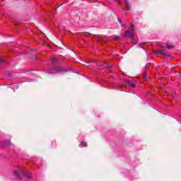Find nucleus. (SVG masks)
<instances>
[{
    "mask_svg": "<svg viewBox=\"0 0 181 181\" xmlns=\"http://www.w3.org/2000/svg\"><path fill=\"white\" fill-rule=\"evenodd\" d=\"M167 49H173V45H167Z\"/></svg>",
    "mask_w": 181,
    "mask_h": 181,
    "instance_id": "obj_10",
    "label": "nucleus"
},
{
    "mask_svg": "<svg viewBox=\"0 0 181 181\" xmlns=\"http://www.w3.org/2000/svg\"><path fill=\"white\" fill-rule=\"evenodd\" d=\"M144 80H146V77H144Z\"/></svg>",
    "mask_w": 181,
    "mask_h": 181,
    "instance_id": "obj_19",
    "label": "nucleus"
},
{
    "mask_svg": "<svg viewBox=\"0 0 181 181\" xmlns=\"http://www.w3.org/2000/svg\"><path fill=\"white\" fill-rule=\"evenodd\" d=\"M114 40H121V37L119 36L115 37Z\"/></svg>",
    "mask_w": 181,
    "mask_h": 181,
    "instance_id": "obj_9",
    "label": "nucleus"
},
{
    "mask_svg": "<svg viewBox=\"0 0 181 181\" xmlns=\"http://www.w3.org/2000/svg\"><path fill=\"white\" fill-rule=\"evenodd\" d=\"M18 171H14L13 175L18 179H21V177L22 176V173L23 176H25V177H28V179H31L32 177V174L29 172H22V169H23V167H18Z\"/></svg>",
    "mask_w": 181,
    "mask_h": 181,
    "instance_id": "obj_1",
    "label": "nucleus"
},
{
    "mask_svg": "<svg viewBox=\"0 0 181 181\" xmlns=\"http://www.w3.org/2000/svg\"><path fill=\"white\" fill-rule=\"evenodd\" d=\"M105 69H112V66H105Z\"/></svg>",
    "mask_w": 181,
    "mask_h": 181,
    "instance_id": "obj_14",
    "label": "nucleus"
},
{
    "mask_svg": "<svg viewBox=\"0 0 181 181\" xmlns=\"http://www.w3.org/2000/svg\"><path fill=\"white\" fill-rule=\"evenodd\" d=\"M52 63H53V64H55V63H56V58H53L52 59Z\"/></svg>",
    "mask_w": 181,
    "mask_h": 181,
    "instance_id": "obj_15",
    "label": "nucleus"
},
{
    "mask_svg": "<svg viewBox=\"0 0 181 181\" xmlns=\"http://www.w3.org/2000/svg\"><path fill=\"white\" fill-rule=\"evenodd\" d=\"M116 1H117V2H118L119 4V0H116Z\"/></svg>",
    "mask_w": 181,
    "mask_h": 181,
    "instance_id": "obj_18",
    "label": "nucleus"
},
{
    "mask_svg": "<svg viewBox=\"0 0 181 181\" xmlns=\"http://www.w3.org/2000/svg\"><path fill=\"white\" fill-rule=\"evenodd\" d=\"M132 26V32H134L135 30V28L134 27V24H131Z\"/></svg>",
    "mask_w": 181,
    "mask_h": 181,
    "instance_id": "obj_12",
    "label": "nucleus"
},
{
    "mask_svg": "<svg viewBox=\"0 0 181 181\" xmlns=\"http://www.w3.org/2000/svg\"><path fill=\"white\" fill-rule=\"evenodd\" d=\"M134 31L127 30L124 33V37H129L130 39H134Z\"/></svg>",
    "mask_w": 181,
    "mask_h": 181,
    "instance_id": "obj_2",
    "label": "nucleus"
},
{
    "mask_svg": "<svg viewBox=\"0 0 181 181\" xmlns=\"http://www.w3.org/2000/svg\"><path fill=\"white\" fill-rule=\"evenodd\" d=\"M163 54V56H168V54L165 52V49H159V50H154L153 54Z\"/></svg>",
    "mask_w": 181,
    "mask_h": 181,
    "instance_id": "obj_4",
    "label": "nucleus"
},
{
    "mask_svg": "<svg viewBox=\"0 0 181 181\" xmlns=\"http://www.w3.org/2000/svg\"><path fill=\"white\" fill-rule=\"evenodd\" d=\"M54 70H55V71H62L63 70V69H62L59 66H55Z\"/></svg>",
    "mask_w": 181,
    "mask_h": 181,
    "instance_id": "obj_7",
    "label": "nucleus"
},
{
    "mask_svg": "<svg viewBox=\"0 0 181 181\" xmlns=\"http://www.w3.org/2000/svg\"><path fill=\"white\" fill-rule=\"evenodd\" d=\"M124 5L128 11H131L132 8V6H131V1L129 0H124Z\"/></svg>",
    "mask_w": 181,
    "mask_h": 181,
    "instance_id": "obj_3",
    "label": "nucleus"
},
{
    "mask_svg": "<svg viewBox=\"0 0 181 181\" xmlns=\"http://www.w3.org/2000/svg\"><path fill=\"white\" fill-rule=\"evenodd\" d=\"M66 2H69V0H66Z\"/></svg>",
    "mask_w": 181,
    "mask_h": 181,
    "instance_id": "obj_20",
    "label": "nucleus"
},
{
    "mask_svg": "<svg viewBox=\"0 0 181 181\" xmlns=\"http://www.w3.org/2000/svg\"><path fill=\"white\" fill-rule=\"evenodd\" d=\"M127 84H129V86H130V87H132V88H135L136 85L135 83H132L131 81H127Z\"/></svg>",
    "mask_w": 181,
    "mask_h": 181,
    "instance_id": "obj_6",
    "label": "nucleus"
},
{
    "mask_svg": "<svg viewBox=\"0 0 181 181\" xmlns=\"http://www.w3.org/2000/svg\"><path fill=\"white\" fill-rule=\"evenodd\" d=\"M150 67H151V69H153V64L152 63H148L146 65V71H148V69H150Z\"/></svg>",
    "mask_w": 181,
    "mask_h": 181,
    "instance_id": "obj_5",
    "label": "nucleus"
},
{
    "mask_svg": "<svg viewBox=\"0 0 181 181\" xmlns=\"http://www.w3.org/2000/svg\"><path fill=\"white\" fill-rule=\"evenodd\" d=\"M5 60H6L5 57L0 59V63H4Z\"/></svg>",
    "mask_w": 181,
    "mask_h": 181,
    "instance_id": "obj_11",
    "label": "nucleus"
},
{
    "mask_svg": "<svg viewBox=\"0 0 181 181\" xmlns=\"http://www.w3.org/2000/svg\"><path fill=\"white\" fill-rule=\"evenodd\" d=\"M158 46H159L160 47H161V49H164L163 46H161L160 44H158Z\"/></svg>",
    "mask_w": 181,
    "mask_h": 181,
    "instance_id": "obj_16",
    "label": "nucleus"
},
{
    "mask_svg": "<svg viewBox=\"0 0 181 181\" xmlns=\"http://www.w3.org/2000/svg\"><path fill=\"white\" fill-rule=\"evenodd\" d=\"M4 144H6V145H8V146H11V145H12V144L11 143V141H5Z\"/></svg>",
    "mask_w": 181,
    "mask_h": 181,
    "instance_id": "obj_8",
    "label": "nucleus"
},
{
    "mask_svg": "<svg viewBox=\"0 0 181 181\" xmlns=\"http://www.w3.org/2000/svg\"><path fill=\"white\" fill-rule=\"evenodd\" d=\"M81 146H87V144L82 142L81 143Z\"/></svg>",
    "mask_w": 181,
    "mask_h": 181,
    "instance_id": "obj_13",
    "label": "nucleus"
},
{
    "mask_svg": "<svg viewBox=\"0 0 181 181\" xmlns=\"http://www.w3.org/2000/svg\"><path fill=\"white\" fill-rule=\"evenodd\" d=\"M137 42H133V45H136Z\"/></svg>",
    "mask_w": 181,
    "mask_h": 181,
    "instance_id": "obj_17",
    "label": "nucleus"
}]
</instances>
